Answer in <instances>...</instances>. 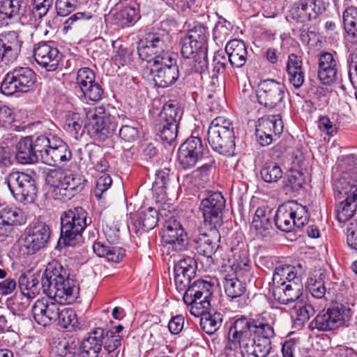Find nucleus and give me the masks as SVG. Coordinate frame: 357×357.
Returning <instances> with one entry per match:
<instances>
[{
	"label": "nucleus",
	"mask_w": 357,
	"mask_h": 357,
	"mask_svg": "<svg viewBox=\"0 0 357 357\" xmlns=\"http://www.w3.org/2000/svg\"><path fill=\"white\" fill-rule=\"evenodd\" d=\"M17 283L20 294L31 300L36 298L43 289L39 274L22 273L20 275Z\"/></svg>",
	"instance_id": "obj_35"
},
{
	"label": "nucleus",
	"mask_w": 357,
	"mask_h": 357,
	"mask_svg": "<svg viewBox=\"0 0 357 357\" xmlns=\"http://www.w3.org/2000/svg\"><path fill=\"white\" fill-rule=\"evenodd\" d=\"M325 275L319 269L310 273L306 283V289L310 293L312 296L317 299H324L326 294V287L324 285Z\"/></svg>",
	"instance_id": "obj_40"
},
{
	"label": "nucleus",
	"mask_w": 357,
	"mask_h": 357,
	"mask_svg": "<svg viewBox=\"0 0 357 357\" xmlns=\"http://www.w3.org/2000/svg\"><path fill=\"white\" fill-rule=\"evenodd\" d=\"M171 41L172 36L165 29L146 33L138 43L139 58L148 63L153 61L154 66L157 64V60L162 59L165 54H171L168 51Z\"/></svg>",
	"instance_id": "obj_6"
},
{
	"label": "nucleus",
	"mask_w": 357,
	"mask_h": 357,
	"mask_svg": "<svg viewBox=\"0 0 357 357\" xmlns=\"http://www.w3.org/2000/svg\"><path fill=\"white\" fill-rule=\"evenodd\" d=\"M296 227L301 228L308 221L309 214L306 206L297 203H290Z\"/></svg>",
	"instance_id": "obj_56"
},
{
	"label": "nucleus",
	"mask_w": 357,
	"mask_h": 357,
	"mask_svg": "<svg viewBox=\"0 0 357 357\" xmlns=\"http://www.w3.org/2000/svg\"><path fill=\"white\" fill-rule=\"evenodd\" d=\"M70 270L56 259L47 264L41 277L43 291H50L56 282L68 278Z\"/></svg>",
	"instance_id": "obj_28"
},
{
	"label": "nucleus",
	"mask_w": 357,
	"mask_h": 357,
	"mask_svg": "<svg viewBox=\"0 0 357 357\" xmlns=\"http://www.w3.org/2000/svg\"><path fill=\"white\" fill-rule=\"evenodd\" d=\"M54 0H33L31 15L34 20L43 17L53 4Z\"/></svg>",
	"instance_id": "obj_58"
},
{
	"label": "nucleus",
	"mask_w": 357,
	"mask_h": 357,
	"mask_svg": "<svg viewBox=\"0 0 357 357\" xmlns=\"http://www.w3.org/2000/svg\"><path fill=\"white\" fill-rule=\"evenodd\" d=\"M139 18L137 9L130 6H124L113 15L114 23L122 27L129 26L130 24L137 22Z\"/></svg>",
	"instance_id": "obj_46"
},
{
	"label": "nucleus",
	"mask_w": 357,
	"mask_h": 357,
	"mask_svg": "<svg viewBox=\"0 0 357 357\" xmlns=\"http://www.w3.org/2000/svg\"><path fill=\"white\" fill-rule=\"evenodd\" d=\"M102 337V328H96L89 333L80 347L79 357H98L101 351L100 340Z\"/></svg>",
	"instance_id": "obj_37"
},
{
	"label": "nucleus",
	"mask_w": 357,
	"mask_h": 357,
	"mask_svg": "<svg viewBox=\"0 0 357 357\" xmlns=\"http://www.w3.org/2000/svg\"><path fill=\"white\" fill-rule=\"evenodd\" d=\"M83 124L84 121L78 113H69L66 116L63 128L77 137L79 131L82 136L85 130Z\"/></svg>",
	"instance_id": "obj_48"
},
{
	"label": "nucleus",
	"mask_w": 357,
	"mask_h": 357,
	"mask_svg": "<svg viewBox=\"0 0 357 357\" xmlns=\"http://www.w3.org/2000/svg\"><path fill=\"white\" fill-rule=\"evenodd\" d=\"M123 336L116 335L112 330L102 328V337H101V347H104L105 351H114L121 345Z\"/></svg>",
	"instance_id": "obj_49"
},
{
	"label": "nucleus",
	"mask_w": 357,
	"mask_h": 357,
	"mask_svg": "<svg viewBox=\"0 0 357 357\" xmlns=\"http://www.w3.org/2000/svg\"><path fill=\"white\" fill-rule=\"evenodd\" d=\"M340 166L342 174L338 178H345L351 184L357 183V156L350 154L342 156L340 161Z\"/></svg>",
	"instance_id": "obj_43"
},
{
	"label": "nucleus",
	"mask_w": 357,
	"mask_h": 357,
	"mask_svg": "<svg viewBox=\"0 0 357 357\" xmlns=\"http://www.w3.org/2000/svg\"><path fill=\"white\" fill-rule=\"evenodd\" d=\"M346 37L353 44H357V8L348 6L342 15Z\"/></svg>",
	"instance_id": "obj_39"
},
{
	"label": "nucleus",
	"mask_w": 357,
	"mask_h": 357,
	"mask_svg": "<svg viewBox=\"0 0 357 357\" xmlns=\"http://www.w3.org/2000/svg\"><path fill=\"white\" fill-rule=\"evenodd\" d=\"M157 60V64L151 68L153 81L158 87L166 88L174 84L179 77L177 65V55L165 54L162 59Z\"/></svg>",
	"instance_id": "obj_15"
},
{
	"label": "nucleus",
	"mask_w": 357,
	"mask_h": 357,
	"mask_svg": "<svg viewBox=\"0 0 357 357\" xmlns=\"http://www.w3.org/2000/svg\"><path fill=\"white\" fill-rule=\"evenodd\" d=\"M286 292V296L289 303L298 300L303 293V285L301 282H294L289 281V283L285 282L282 284Z\"/></svg>",
	"instance_id": "obj_62"
},
{
	"label": "nucleus",
	"mask_w": 357,
	"mask_h": 357,
	"mask_svg": "<svg viewBox=\"0 0 357 357\" xmlns=\"http://www.w3.org/2000/svg\"><path fill=\"white\" fill-rule=\"evenodd\" d=\"M66 173L61 168L52 169L49 170L45 178L46 183L54 188L55 196L57 199H59V190L63 183Z\"/></svg>",
	"instance_id": "obj_50"
},
{
	"label": "nucleus",
	"mask_w": 357,
	"mask_h": 357,
	"mask_svg": "<svg viewBox=\"0 0 357 357\" xmlns=\"http://www.w3.org/2000/svg\"><path fill=\"white\" fill-rule=\"evenodd\" d=\"M318 77L325 85H331L338 79V60L330 52H321L319 56Z\"/></svg>",
	"instance_id": "obj_26"
},
{
	"label": "nucleus",
	"mask_w": 357,
	"mask_h": 357,
	"mask_svg": "<svg viewBox=\"0 0 357 357\" xmlns=\"http://www.w3.org/2000/svg\"><path fill=\"white\" fill-rule=\"evenodd\" d=\"M206 151L200 137L195 136L188 137L181 145L178 151L180 166L184 169L193 167L197 161L202 158Z\"/></svg>",
	"instance_id": "obj_21"
},
{
	"label": "nucleus",
	"mask_w": 357,
	"mask_h": 357,
	"mask_svg": "<svg viewBox=\"0 0 357 357\" xmlns=\"http://www.w3.org/2000/svg\"><path fill=\"white\" fill-rule=\"evenodd\" d=\"M283 122L280 114L269 115L261 117L258 121L256 128L268 134H275L280 137L283 132Z\"/></svg>",
	"instance_id": "obj_41"
},
{
	"label": "nucleus",
	"mask_w": 357,
	"mask_h": 357,
	"mask_svg": "<svg viewBox=\"0 0 357 357\" xmlns=\"http://www.w3.org/2000/svg\"><path fill=\"white\" fill-rule=\"evenodd\" d=\"M351 317V310L342 304L336 303L327 309H324L309 324L311 331H328L344 326Z\"/></svg>",
	"instance_id": "obj_9"
},
{
	"label": "nucleus",
	"mask_w": 357,
	"mask_h": 357,
	"mask_svg": "<svg viewBox=\"0 0 357 357\" xmlns=\"http://www.w3.org/2000/svg\"><path fill=\"white\" fill-rule=\"evenodd\" d=\"M119 135L126 142H133L139 137V130L136 126L124 125L119 129Z\"/></svg>",
	"instance_id": "obj_64"
},
{
	"label": "nucleus",
	"mask_w": 357,
	"mask_h": 357,
	"mask_svg": "<svg viewBox=\"0 0 357 357\" xmlns=\"http://www.w3.org/2000/svg\"><path fill=\"white\" fill-rule=\"evenodd\" d=\"M33 57L36 63L47 71L58 68L61 56L52 41H41L34 45Z\"/></svg>",
	"instance_id": "obj_23"
},
{
	"label": "nucleus",
	"mask_w": 357,
	"mask_h": 357,
	"mask_svg": "<svg viewBox=\"0 0 357 357\" xmlns=\"http://www.w3.org/2000/svg\"><path fill=\"white\" fill-rule=\"evenodd\" d=\"M225 52L233 68H243L248 60V50L244 41L234 39L229 41L225 46Z\"/></svg>",
	"instance_id": "obj_34"
},
{
	"label": "nucleus",
	"mask_w": 357,
	"mask_h": 357,
	"mask_svg": "<svg viewBox=\"0 0 357 357\" xmlns=\"http://www.w3.org/2000/svg\"><path fill=\"white\" fill-rule=\"evenodd\" d=\"M162 238L164 246L176 252L185 250L188 244L187 233L181 223L172 216L165 222Z\"/></svg>",
	"instance_id": "obj_18"
},
{
	"label": "nucleus",
	"mask_w": 357,
	"mask_h": 357,
	"mask_svg": "<svg viewBox=\"0 0 357 357\" xmlns=\"http://www.w3.org/2000/svg\"><path fill=\"white\" fill-rule=\"evenodd\" d=\"M113 119L104 107H96L86 113L84 130L95 142H103L116 130L117 124Z\"/></svg>",
	"instance_id": "obj_7"
},
{
	"label": "nucleus",
	"mask_w": 357,
	"mask_h": 357,
	"mask_svg": "<svg viewBox=\"0 0 357 357\" xmlns=\"http://www.w3.org/2000/svg\"><path fill=\"white\" fill-rule=\"evenodd\" d=\"M224 289L226 295L232 301L236 300L238 307L243 308L248 305L249 298L245 294L246 285L236 275L227 274L224 277Z\"/></svg>",
	"instance_id": "obj_29"
},
{
	"label": "nucleus",
	"mask_w": 357,
	"mask_h": 357,
	"mask_svg": "<svg viewBox=\"0 0 357 357\" xmlns=\"http://www.w3.org/2000/svg\"><path fill=\"white\" fill-rule=\"evenodd\" d=\"M211 307V305L209 306ZM208 307L199 316H202L200 320V326L202 329L208 335L214 334L221 326L222 323V314L220 312L214 313L208 312Z\"/></svg>",
	"instance_id": "obj_44"
},
{
	"label": "nucleus",
	"mask_w": 357,
	"mask_h": 357,
	"mask_svg": "<svg viewBox=\"0 0 357 357\" xmlns=\"http://www.w3.org/2000/svg\"><path fill=\"white\" fill-rule=\"evenodd\" d=\"M220 235L218 228L211 227L208 233L199 234L193 238L195 249L198 254L206 257H211L218 248Z\"/></svg>",
	"instance_id": "obj_30"
},
{
	"label": "nucleus",
	"mask_w": 357,
	"mask_h": 357,
	"mask_svg": "<svg viewBox=\"0 0 357 357\" xmlns=\"http://www.w3.org/2000/svg\"><path fill=\"white\" fill-rule=\"evenodd\" d=\"M31 11L28 0H3L0 2V20H22Z\"/></svg>",
	"instance_id": "obj_32"
},
{
	"label": "nucleus",
	"mask_w": 357,
	"mask_h": 357,
	"mask_svg": "<svg viewBox=\"0 0 357 357\" xmlns=\"http://www.w3.org/2000/svg\"><path fill=\"white\" fill-rule=\"evenodd\" d=\"M0 219L1 221L18 225L21 224L22 212L17 207L1 206L0 207Z\"/></svg>",
	"instance_id": "obj_51"
},
{
	"label": "nucleus",
	"mask_w": 357,
	"mask_h": 357,
	"mask_svg": "<svg viewBox=\"0 0 357 357\" xmlns=\"http://www.w3.org/2000/svg\"><path fill=\"white\" fill-rule=\"evenodd\" d=\"M85 182L80 174L66 172L59 190V199L63 202L70 199L84 189Z\"/></svg>",
	"instance_id": "obj_33"
},
{
	"label": "nucleus",
	"mask_w": 357,
	"mask_h": 357,
	"mask_svg": "<svg viewBox=\"0 0 357 357\" xmlns=\"http://www.w3.org/2000/svg\"><path fill=\"white\" fill-rule=\"evenodd\" d=\"M232 268L235 269L236 272L246 273L250 271V259L248 251L242 250L239 252L234 259Z\"/></svg>",
	"instance_id": "obj_61"
},
{
	"label": "nucleus",
	"mask_w": 357,
	"mask_h": 357,
	"mask_svg": "<svg viewBox=\"0 0 357 357\" xmlns=\"http://www.w3.org/2000/svg\"><path fill=\"white\" fill-rule=\"evenodd\" d=\"M181 53L185 59V63L192 66L189 73L202 74L207 68V47L197 40L185 36L181 41Z\"/></svg>",
	"instance_id": "obj_13"
},
{
	"label": "nucleus",
	"mask_w": 357,
	"mask_h": 357,
	"mask_svg": "<svg viewBox=\"0 0 357 357\" xmlns=\"http://www.w3.org/2000/svg\"><path fill=\"white\" fill-rule=\"evenodd\" d=\"M61 235L58 246H75L82 237L86 226L87 213L82 207H74L64 211L60 218Z\"/></svg>",
	"instance_id": "obj_5"
},
{
	"label": "nucleus",
	"mask_w": 357,
	"mask_h": 357,
	"mask_svg": "<svg viewBox=\"0 0 357 357\" xmlns=\"http://www.w3.org/2000/svg\"><path fill=\"white\" fill-rule=\"evenodd\" d=\"M336 199L345 197L336 208L337 219L340 222H349L357 208V183L351 184L345 178H337L333 182Z\"/></svg>",
	"instance_id": "obj_8"
},
{
	"label": "nucleus",
	"mask_w": 357,
	"mask_h": 357,
	"mask_svg": "<svg viewBox=\"0 0 357 357\" xmlns=\"http://www.w3.org/2000/svg\"><path fill=\"white\" fill-rule=\"evenodd\" d=\"M22 43L16 31L0 34V64H8L16 61L21 52Z\"/></svg>",
	"instance_id": "obj_24"
},
{
	"label": "nucleus",
	"mask_w": 357,
	"mask_h": 357,
	"mask_svg": "<svg viewBox=\"0 0 357 357\" xmlns=\"http://www.w3.org/2000/svg\"><path fill=\"white\" fill-rule=\"evenodd\" d=\"M225 208V199L219 192H208L199 205L204 222L215 228H220L223 222V210Z\"/></svg>",
	"instance_id": "obj_14"
},
{
	"label": "nucleus",
	"mask_w": 357,
	"mask_h": 357,
	"mask_svg": "<svg viewBox=\"0 0 357 357\" xmlns=\"http://www.w3.org/2000/svg\"><path fill=\"white\" fill-rule=\"evenodd\" d=\"M54 298H49L37 300L32 307V313L35 321L43 326L50 325L56 321L59 305Z\"/></svg>",
	"instance_id": "obj_25"
},
{
	"label": "nucleus",
	"mask_w": 357,
	"mask_h": 357,
	"mask_svg": "<svg viewBox=\"0 0 357 357\" xmlns=\"http://www.w3.org/2000/svg\"><path fill=\"white\" fill-rule=\"evenodd\" d=\"M291 204H284L278 208L274 215L275 227L283 232H290L296 227Z\"/></svg>",
	"instance_id": "obj_38"
},
{
	"label": "nucleus",
	"mask_w": 357,
	"mask_h": 357,
	"mask_svg": "<svg viewBox=\"0 0 357 357\" xmlns=\"http://www.w3.org/2000/svg\"><path fill=\"white\" fill-rule=\"evenodd\" d=\"M170 181V169L163 168L155 172V178L153 183V188L158 193H163Z\"/></svg>",
	"instance_id": "obj_55"
},
{
	"label": "nucleus",
	"mask_w": 357,
	"mask_h": 357,
	"mask_svg": "<svg viewBox=\"0 0 357 357\" xmlns=\"http://www.w3.org/2000/svg\"><path fill=\"white\" fill-rule=\"evenodd\" d=\"M196 266L195 259L188 257L175 264L174 271L176 290L178 292L184 291V303L191 306V314L198 317L210 306L213 285L210 282L202 279L191 282L196 275Z\"/></svg>",
	"instance_id": "obj_2"
},
{
	"label": "nucleus",
	"mask_w": 357,
	"mask_h": 357,
	"mask_svg": "<svg viewBox=\"0 0 357 357\" xmlns=\"http://www.w3.org/2000/svg\"><path fill=\"white\" fill-rule=\"evenodd\" d=\"M275 335L273 326L264 317L241 316L228 326V347L233 350L240 349L243 357H266Z\"/></svg>",
	"instance_id": "obj_1"
},
{
	"label": "nucleus",
	"mask_w": 357,
	"mask_h": 357,
	"mask_svg": "<svg viewBox=\"0 0 357 357\" xmlns=\"http://www.w3.org/2000/svg\"><path fill=\"white\" fill-rule=\"evenodd\" d=\"M285 93V86L275 79L261 81L256 89L258 102L268 109H273L280 104Z\"/></svg>",
	"instance_id": "obj_17"
},
{
	"label": "nucleus",
	"mask_w": 357,
	"mask_h": 357,
	"mask_svg": "<svg viewBox=\"0 0 357 357\" xmlns=\"http://www.w3.org/2000/svg\"><path fill=\"white\" fill-rule=\"evenodd\" d=\"M31 299L22 295L15 294L8 298L6 304L8 310L14 316H17L22 319L26 318V310L30 305Z\"/></svg>",
	"instance_id": "obj_42"
},
{
	"label": "nucleus",
	"mask_w": 357,
	"mask_h": 357,
	"mask_svg": "<svg viewBox=\"0 0 357 357\" xmlns=\"http://www.w3.org/2000/svg\"><path fill=\"white\" fill-rule=\"evenodd\" d=\"M305 181L301 171L290 169L284 176L283 188L287 192L296 193L303 188Z\"/></svg>",
	"instance_id": "obj_45"
},
{
	"label": "nucleus",
	"mask_w": 357,
	"mask_h": 357,
	"mask_svg": "<svg viewBox=\"0 0 357 357\" xmlns=\"http://www.w3.org/2000/svg\"><path fill=\"white\" fill-rule=\"evenodd\" d=\"M211 167V164H204L192 173L190 178L195 179V185L203 186L208 181V172Z\"/></svg>",
	"instance_id": "obj_63"
},
{
	"label": "nucleus",
	"mask_w": 357,
	"mask_h": 357,
	"mask_svg": "<svg viewBox=\"0 0 357 357\" xmlns=\"http://www.w3.org/2000/svg\"><path fill=\"white\" fill-rule=\"evenodd\" d=\"M107 240L106 243L96 241L93 245V250L99 257H104L108 261L118 263L126 256V250L118 246L109 245L107 243L115 245L121 240L120 225L118 222L107 223L102 228Z\"/></svg>",
	"instance_id": "obj_10"
},
{
	"label": "nucleus",
	"mask_w": 357,
	"mask_h": 357,
	"mask_svg": "<svg viewBox=\"0 0 357 357\" xmlns=\"http://www.w3.org/2000/svg\"><path fill=\"white\" fill-rule=\"evenodd\" d=\"M326 9L324 0H298L293 3L289 12L293 20L305 23L317 19Z\"/></svg>",
	"instance_id": "obj_20"
},
{
	"label": "nucleus",
	"mask_w": 357,
	"mask_h": 357,
	"mask_svg": "<svg viewBox=\"0 0 357 357\" xmlns=\"http://www.w3.org/2000/svg\"><path fill=\"white\" fill-rule=\"evenodd\" d=\"M52 134L27 136L16 144L15 158L22 165L34 164L40 160L44 162L52 144Z\"/></svg>",
	"instance_id": "obj_3"
},
{
	"label": "nucleus",
	"mask_w": 357,
	"mask_h": 357,
	"mask_svg": "<svg viewBox=\"0 0 357 357\" xmlns=\"http://www.w3.org/2000/svg\"><path fill=\"white\" fill-rule=\"evenodd\" d=\"M81 91L86 100L97 102L100 100L104 93L102 86L95 81L82 88Z\"/></svg>",
	"instance_id": "obj_57"
},
{
	"label": "nucleus",
	"mask_w": 357,
	"mask_h": 357,
	"mask_svg": "<svg viewBox=\"0 0 357 357\" xmlns=\"http://www.w3.org/2000/svg\"><path fill=\"white\" fill-rule=\"evenodd\" d=\"M159 214L162 216H167L165 209L161 208L158 211L153 207H149L132 215L128 224L130 233H134L136 236H140L143 233L153 229L158 221Z\"/></svg>",
	"instance_id": "obj_19"
},
{
	"label": "nucleus",
	"mask_w": 357,
	"mask_h": 357,
	"mask_svg": "<svg viewBox=\"0 0 357 357\" xmlns=\"http://www.w3.org/2000/svg\"><path fill=\"white\" fill-rule=\"evenodd\" d=\"M71 158L72 153L68 144L55 136L43 163L49 166L59 167L70 161Z\"/></svg>",
	"instance_id": "obj_31"
},
{
	"label": "nucleus",
	"mask_w": 357,
	"mask_h": 357,
	"mask_svg": "<svg viewBox=\"0 0 357 357\" xmlns=\"http://www.w3.org/2000/svg\"><path fill=\"white\" fill-rule=\"evenodd\" d=\"M208 36V33L207 27L203 24L198 23L189 30L186 37L191 40H197L199 43L206 45Z\"/></svg>",
	"instance_id": "obj_60"
},
{
	"label": "nucleus",
	"mask_w": 357,
	"mask_h": 357,
	"mask_svg": "<svg viewBox=\"0 0 357 357\" xmlns=\"http://www.w3.org/2000/svg\"><path fill=\"white\" fill-rule=\"evenodd\" d=\"M273 217L268 208H257L252 219V227L259 238L268 241L275 236V230L271 222Z\"/></svg>",
	"instance_id": "obj_27"
},
{
	"label": "nucleus",
	"mask_w": 357,
	"mask_h": 357,
	"mask_svg": "<svg viewBox=\"0 0 357 357\" xmlns=\"http://www.w3.org/2000/svg\"><path fill=\"white\" fill-rule=\"evenodd\" d=\"M296 317L294 324L301 327L315 313L314 307L310 304H305L301 306H296Z\"/></svg>",
	"instance_id": "obj_54"
},
{
	"label": "nucleus",
	"mask_w": 357,
	"mask_h": 357,
	"mask_svg": "<svg viewBox=\"0 0 357 357\" xmlns=\"http://www.w3.org/2000/svg\"><path fill=\"white\" fill-rule=\"evenodd\" d=\"M50 236V227L45 222H37L26 228L22 239L26 254L34 255L45 248Z\"/></svg>",
	"instance_id": "obj_16"
},
{
	"label": "nucleus",
	"mask_w": 357,
	"mask_h": 357,
	"mask_svg": "<svg viewBox=\"0 0 357 357\" xmlns=\"http://www.w3.org/2000/svg\"><path fill=\"white\" fill-rule=\"evenodd\" d=\"M234 128L231 121L223 117L214 119L207 131V141L214 151L231 156L235 151Z\"/></svg>",
	"instance_id": "obj_4"
},
{
	"label": "nucleus",
	"mask_w": 357,
	"mask_h": 357,
	"mask_svg": "<svg viewBox=\"0 0 357 357\" xmlns=\"http://www.w3.org/2000/svg\"><path fill=\"white\" fill-rule=\"evenodd\" d=\"M5 183L17 202L27 204L35 201L38 188L36 180L31 175L13 172L5 178Z\"/></svg>",
	"instance_id": "obj_12"
},
{
	"label": "nucleus",
	"mask_w": 357,
	"mask_h": 357,
	"mask_svg": "<svg viewBox=\"0 0 357 357\" xmlns=\"http://www.w3.org/2000/svg\"><path fill=\"white\" fill-rule=\"evenodd\" d=\"M344 231L348 246L357 250V220H353L346 223Z\"/></svg>",
	"instance_id": "obj_59"
},
{
	"label": "nucleus",
	"mask_w": 357,
	"mask_h": 357,
	"mask_svg": "<svg viewBox=\"0 0 357 357\" xmlns=\"http://www.w3.org/2000/svg\"><path fill=\"white\" fill-rule=\"evenodd\" d=\"M58 324L63 328L75 327L77 324V318L75 311L71 308L64 307L59 309L58 318H56Z\"/></svg>",
	"instance_id": "obj_52"
},
{
	"label": "nucleus",
	"mask_w": 357,
	"mask_h": 357,
	"mask_svg": "<svg viewBox=\"0 0 357 357\" xmlns=\"http://www.w3.org/2000/svg\"><path fill=\"white\" fill-rule=\"evenodd\" d=\"M181 119V109L176 104L172 102L165 104L157 119L156 131L168 129L172 124H174V127L178 126Z\"/></svg>",
	"instance_id": "obj_36"
},
{
	"label": "nucleus",
	"mask_w": 357,
	"mask_h": 357,
	"mask_svg": "<svg viewBox=\"0 0 357 357\" xmlns=\"http://www.w3.org/2000/svg\"><path fill=\"white\" fill-rule=\"evenodd\" d=\"M260 174L266 183H274L282 178L283 172L278 163L269 161L264 163L261 169Z\"/></svg>",
	"instance_id": "obj_47"
},
{
	"label": "nucleus",
	"mask_w": 357,
	"mask_h": 357,
	"mask_svg": "<svg viewBox=\"0 0 357 357\" xmlns=\"http://www.w3.org/2000/svg\"><path fill=\"white\" fill-rule=\"evenodd\" d=\"M96 153H100L98 149L92 145L86 144L77 150L75 157L79 163L82 162L84 165H87L88 162H96Z\"/></svg>",
	"instance_id": "obj_53"
},
{
	"label": "nucleus",
	"mask_w": 357,
	"mask_h": 357,
	"mask_svg": "<svg viewBox=\"0 0 357 357\" xmlns=\"http://www.w3.org/2000/svg\"><path fill=\"white\" fill-rule=\"evenodd\" d=\"M43 293L61 304H71L79 297V286L77 281L70 277V273L68 278L56 282L50 291Z\"/></svg>",
	"instance_id": "obj_22"
},
{
	"label": "nucleus",
	"mask_w": 357,
	"mask_h": 357,
	"mask_svg": "<svg viewBox=\"0 0 357 357\" xmlns=\"http://www.w3.org/2000/svg\"><path fill=\"white\" fill-rule=\"evenodd\" d=\"M37 75L29 67L17 66L8 72L1 82L0 91L5 96L26 93L36 82Z\"/></svg>",
	"instance_id": "obj_11"
}]
</instances>
